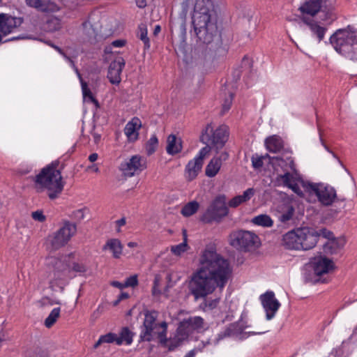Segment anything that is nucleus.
Listing matches in <instances>:
<instances>
[{
  "label": "nucleus",
  "instance_id": "f257e3e1",
  "mask_svg": "<svg viewBox=\"0 0 357 357\" xmlns=\"http://www.w3.org/2000/svg\"><path fill=\"white\" fill-rule=\"evenodd\" d=\"M200 266L191 275L188 289L195 300L204 298L203 307L213 310L220 298L206 299L218 289L222 291L231 276L232 268L229 261L218 254L213 248H206L199 259Z\"/></svg>",
  "mask_w": 357,
  "mask_h": 357
},
{
  "label": "nucleus",
  "instance_id": "f03ea898",
  "mask_svg": "<svg viewBox=\"0 0 357 357\" xmlns=\"http://www.w3.org/2000/svg\"><path fill=\"white\" fill-rule=\"evenodd\" d=\"M192 24L197 40L205 45L204 57L218 59L225 56L231 38L224 31L211 0H196Z\"/></svg>",
  "mask_w": 357,
  "mask_h": 357
},
{
  "label": "nucleus",
  "instance_id": "7ed1b4c3",
  "mask_svg": "<svg viewBox=\"0 0 357 357\" xmlns=\"http://www.w3.org/2000/svg\"><path fill=\"white\" fill-rule=\"evenodd\" d=\"M303 187L307 192L315 195L322 206L330 207L325 211L326 219L337 218L345 208L347 199L338 197L336 190L333 186L321 183L307 182L303 183Z\"/></svg>",
  "mask_w": 357,
  "mask_h": 357
},
{
  "label": "nucleus",
  "instance_id": "20e7f679",
  "mask_svg": "<svg viewBox=\"0 0 357 357\" xmlns=\"http://www.w3.org/2000/svg\"><path fill=\"white\" fill-rule=\"evenodd\" d=\"M329 40L337 53L357 62V29L353 26L336 30Z\"/></svg>",
  "mask_w": 357,
  "mask_h": 357
},
{
  "label": "nucleus",
  "instance_id": "39448f33",
  "mask_svg": "<svg viewBox=\"0 0 357 357\" xmlns=\"http://www.w3.org/2000/svg\"><path fill=\"white\" fill-rule=\"evenodd\" d=\"M59 161H54L43 168L36 175L35 182L47 190V195L50 199L57 198L62 192L65 185L63 181L61 169L57 167Z\"/></svg>",
  "mask_w": 357,
  "mask_h": 357
},
{
  "label": "nucleus",
  "instance_id": "423d86ee",
  "mask_svg": "<svg viewBox=\"0 0 357 357\" xmlns=\"http://www.w3.org/2000/svg\"><path fill=\"white\" fill-rule=\"evenodd\" d=\"M229 242L231 247L243 252L253 250L260 244L257 235L243 229L231 231L229 236Z\"/></svg>",
  "mask_w": 357,
  "mask_h": 357
},
{
  "label": "nucleus",
  "instance_id": "0eeeda50",
  "mask_svg": "<svg viewBox=\"0 0 357 357\" xmlns=\"http://www.w3.org/2000/svg\"><path fill=\"white\" fill-rule=\"evenodd\" d=\"M226 196L219 195L211 202L206 211L200 216L199 220L204 224H211L213 222H220L229 213V208L226 205Z\"/></svg>",
  "mask_w": 357,
  "mask_h": 357
},
{
  "label": "nucleus",
  "instance_id": "6e6552de",
  "mask_svg": "<svg viewBox=\"0 0 357 357\" xmlns=\"http://www.w3.org/2000/svg\"><path fill=\"white\" fill-rule=\"evenodd\" d=\"M229 134L226 126H220L215 130L211 124H207L200 135V141L207 145L214 147L216 151L222 149L228 140Z\"/></svg>",
  "mask_w": 357,
  "mask_h": 357
},
{
  "label": "nucleus",
  "instance_id": "1a4fd4ad",
  "mask_svg": "<svg viewBox=\"0 0 357 357\" xmlns=\"http://www.w3.org/2000/svg\"><path fill=\"white\" fill-rule=\"evenodd\" d=\"M77 225L69 221H65L63 226L54 234L50 243L54 250H58L64 246L70 238L76 234Z\"/></svg>",
  "mask_w": 357,
  "mask_h": 357
},
{
  "label": "nucleus",
  "instance_id": "9d476101",
  "mask_svg": "<svg viewBox=\"0 0 357 357\" xmlns=\"http://www.w3.org/2000/svg\"><path fill=\"white\" fill-rule=\"evenodd\" d=\"M144 314L143 329L139 335V342H151L153 340V331L158 325L155 321L158 317V312L145 310Z\"/></svg>",
  "mask_w": 357,
  "mask_h": 357
},
{
  "label": "nucleus",
  "instance_id": "9b49d317",
  "mask_svg": "<svg viewBox=\"0 0 357 357\" xmlns=\"http://www.w3.org/2000/svg\"><path fill=\"white\" fill-rule=\"evenodd\" d=\"M146 168V160L135 155L132 156L128 161H125L121 164L120 169L126 176H132L135 174H139Z\"/></svg>",
  "mask_w": 357,
  "mask_h": 357
},
{
  "label": "nucleus",
  "instance_id": "f8f14e48",
  "mask_svg": "<svg viewBox=\"0 0 357 357\" xmlns=\"http://www.w3.org/2000/svg\"><path fill=\"white\" fill-rule=\"evenodd\" d=\"M300 241V250H309L317 243V230L312 227H303L296 228Z\"/></svg>",
  "mask_w": 357,
  "mask_h": 357
},
{
  "label": "nucleus",
  "instance_id": "ddd939ff",
  "mask_svg": "<svg viewBox=\"0 0 357 357\" xmlns=\"http://www.w3.org/2000/svg\"><path fill=\"white\" fill-rule=\"evenodd\" d=\"M266 331L261 332H248L244 333V327L238 321L231 323L222 332H220L218 337L214 340L215 343H218L225 337L242 335L241 339L244 338L245 336L254 335L257 334H263Z\"/></svg>",
  "mask_w": 357,
  "mask_h": 357
},
{
  "label": "nucleus",
  "instance_id": "4468645a",
  "mask_svg": "<svg viewBox=\"0 0 357 357\" xmlns=\"http://www.w3.org/2000/svg\"><path fill=\"white\" fill-rule=\"evenodd\" d=\"M314 273L316 276L314 282L326 283L328 280L326 278L322 279V276L334 268V264L332 260L326 257H320L315 260L312 265Z\"/></svg>",
  "mask_w": 357,
  "mask_h": 357
},
{
  "label": "nucleus",
  "instance_id": "2eb2a0df",
  "mask_svg": "<svg viewBox=\"0 0 357 357\" xmlns=\"http://www.w3.org/2000/svg\"><path fill=\"white\" fill-rule=\"evenodd\" d=\"M24 22L23 17H13L8 13H0V32L3 36L13 33Z\"/></svg>",
  "mask_w": 357,
  "mask_h": 357
},
{
  "label": "nucleus",
  "instance_id": "dca6fc26",
  "mask_svg": "<svg viewBox=\"0 0 357 357\" xmlns=\"http://www.w3.org/2000/svg\"><path fill=\"white\" fill-rule=\"evenodd\" d=\"M260 299L266 313V319L268 320L271 319L279 309L280 303L275 298V294L273 291H266L261 295Z\"/></svg>",
  "mask_w": 357,
  "mask_h": 357
},
{
  "label": "nucleus",
  "instance_id": "f3484780",
  "mask_svg": "<svg viewBox=\"0 0 357 357\" xmlns=\"http://www.w3.org/2000/svg\"><path fill=\"white\" fill-rule=\"evenodd\" d=\"M125 63V60L121 56L110 63L107 77L112 84H119L121 82V74Z\"/></svg>",
  "mask_w": 357,
  "mask_h": 357
},
{
  "label": "nucleus",
  "instance_id": "a211bd4d",
  "mask_svg": "<svg viewBox=\"0 0 357 357\" xmlns=\"http://www.w3.org/2000/svg\"><path fill=\"white\" fill-rule=\"evenodd\" d=\"M25 2L27 6L43 13H54L59 9L55 3L50 0H25Z\"/></svg>",
  "mask_w": 357,
  "mask_h": 357
},
{
  "label": "nucleus",
  "instance_id": "6ab92c4d",
  "mask_svg": "<svg viewBox=\"0 0 357 357\" xmlns=\"http://www.w3.org/2000/svg\"><path fill=\"white\" fill-rule=\"evenodd\" d=\"M298 232L296 229H292L282 236L281 245L287 250H300Z\"/></svg>",
  "mask_w": 357,
  "mask_h": 357
},
{
  "label": "nucleus",
  "instance_id": "aec40b11",
  "mask_svg": "<svg viewBox=\"0 0 357 357\" xmlns=\"http://www.w3.org/2000/svg\"><path fill=\"white\" fill-rule=\"evenodd\" d=\"M329 2H331V0H309L300 9L303 13L314 16L321 11L324 4L328 3V6L331 5Z\"/></svg>",
  "mask_w": 357,
  "mask_h": 357
},
{
  "label": "nucleus",
  "instance_id": "412c9836",
  "mask_svg": "<svg viewBox=\"0 0 357 357\" xmlns=\"http://www.w3.org/2000/svg\"><path fill=\"white\" fill-rule=\"evenodd\" d=\"M266 157L270 158V162L272 164L275 171H278V167H280L282 169H283L284 172L285 169L288 170L290 169L293 172L296 171V165L291 156H287L284 159L282 157L270 158V156L266 154Z\"/></svg>",
  "mask_w": 357,
  "mask_h": 357
},
{
  "label": "nucleus",
  "instance_id": "4be33fe9",
  "mask_svg": "<svg viewBox=\"0 0 357 357\" xmlns=\"http://www.w3.org/2000/svg\"><path fill=\"white\" fill-rule=\"evenodd\" d=\"M346 244V239L344 236L331 238L324 245V251L327 254H337L340 250H342Z\"/></svg>",
  "mask_w": 357,
  "mask_h": 357
},
{
  "label": "nucleus",
  "instance_id": "5701e85b",
  "mask_svg": "<svg viewBox=\"0 0 357 357\" xmlns=\"http://www.w3.org/2000/svg\"><path fill=\"white\" fill-rule=\"evenodd\" d=\"M141 126V121L137 117H134L126 124L124 132L130 142H135L138 139V130Z\"/></svg>",
  "mask_w": 357,
  "mask_h": 357
},
{
  "label": "nucleus",
  "instance_id": "b1692460",
  "mask_svg": "<svg viewBox=\"0 0 357 357\" xmlns=\"http://www.w3.org/2000/svg\"><path fill=\"white\" fill-rule=\"evenodd\" d=\"M182 142V139L177 138L175 135H169L167 139V153L171 155H174L181 152L183 149Z\"/></svg>",
  "mask_w": 357,
  "mask_h": 357
},
{
  "label": "nucleus",
  "instance_id": "393cba45",
  "mask_svg": "<svg viewBox=\"0 0 357 357\" xmlns=\"http://www.w3.org/2000/svg\"><path fill=\"white\" fill-rule=\"evenodd\" d=\"M203 164V162L197 160L196 158L188 162L185 169V176L188 181L194 180L197 176L202 168Z\"/></svg>",
  "mask_w": 357,
  "mask_h": 357
},
{
  "label": "nucleus",
  "instance_id": "a878e982",
  "mask_svg": "<svg viewBox=\"0 0 357 357\" xmlns=\"http://www.w3.org/2000/svg\"><path fill=\"white\" fill-rule=\"evenodd\" d=\"M123 245L118 238H110L107 241L102 247V250H109L112 252L113 257L119 259L122 252Z\"/></svg>",
  "mask_w": 357,
  "mask_h": 357
},
{
  "label": "nucleus",
  "instance_id": "bb28decb",
  "mask_svg": "<svg viewBox=\"0 0 357 357\" xmlns=\"http://www.w3.org/2000/svg\"><path fill=\"white\" fill-rule=\"evenodd\" d=\"M266 149L273 153L280 152L284 146L283 140L278 135L268 137L265 140Z\"/></svg>",
  "mask_w": 357,
  "mask_h": 357
},
{
  "label": "nucleus",
  "instance_id": "cd10ccee",
  "mask_svg": "<svg viewBox=\"0 0 357 357\" xmlns=\"http://www.w3.org/2000/svg\"><path fill=\"white\" fill-rule=\"evenodd\" d=\"M221 165V158H213L206 167V175L208 177L215 176L219 172Z\"/></svg>",
  "mask_w": 357,
  "mask_h": 357
},
{
  "label": "nucleus",
  "instance_id": "c85d7f7f",
  "mask_svg": "<svg viewBox=\"0 0 357 357\" xmlns=\"http://www.w3.org/2000/svg\"><path fill=\"white\" fill-rule=\"evenodd\" d=\"M134 335L135 333L128 327H123L119 333V337H117L116 344L121 345L123 342L128 345L130 344Z\"/></svg>",
  "mask_w": 357,
  "mask_h": 357
},
{
  "label": "nucleus",
  "instance_id": "c756f323",
  "mask_svg": "<svg viewBox=\"0 0 357 357\" xmlns=\"http://www.w3.org/2000/svg\"><path fill=\"white\" fill-rule=\"evenodd\" d=\"M336 0H331V4L329 6L328 4H324L323 8L321 10V12L325 13V16L324 20H330L333 22L337 19L336 14L334 13L335 10V4Z\"/></svg>",
  "mask_w": 357,
  "mask_h": 357
},
{
  "label": "nucleus",
  "instance_id": "7c9ffc66",
  "mask_svg": "<svg viewBox=\"0 0 357 357\" xmlns=\"http://www.w3.org/2000/svg\"><path fill=\"white\" fill-rule=\"evenodd\" d=\"M254 225L270 227L273 225V221L271 217L266 214H261L252 218L251 221Z\"/></svg>",
  "mask_w": 357,
  "mask_h": 357
},
{
  "label": "nucleus",
  "instance_id": "2f4dec72",
  "mask_svg": "<svg viewBox=\"0 0 357 357\" xmlns=\"http://www.w3.org/2000/svg\"><path fill=\"white\" fill-rule=\"evenodd\" d=\"M199 208V204L197 201L190 202L181 209V214L185 217H190L195 214Z\"/></svg>",
  "mask_w": 357,
  "mask_h": 357
},
{
  "label": "nucleus",
  "instance_id": "473e14b6",
  "mask_svg": "<svg viewBox=\"0 0 357 357\" xmlns=\"http://www.w3.org/2000/svg\"><path fill=\"white\" fill-rule=\"evenodd\" d=\"M147 34L146 25L145 24H140L138 26L137 37L143 42L145 50H149L150 47V40Z\"/></svg>",
  "mask_w": 357,
  "mask_h": 357
},
{
  "label": "nucleus",
  "instance_id": "72a5a7b5",
  "mask_svg": "<svg viewBox=\"0 0 357 357\" xmlns=\"http://www.w3.org/2000/svg\"><path fill=\"white\" fill-rule=\"evenodd\" d=\"M183 242L176 245L172 246L171 251L172 252L177 256L181 255L184 252L187 251L188 247V243H187V234H186V230H183Z\"/></svg>",
  "mask_w": 357,
  "mask_h": 357
},
{
  "label": "nucleus",
  "instance_id": "f704fd0d",
  "mask_svg": "<svg viewBox=\"0 0 357 357\" xmlns=\"http://www.w3.org/2000/svg\"><path fill=\"white\" fill-rule=\"evenodd\" d=\"M184 320L187 321V324L192 332L204 327V319L201 317H189L184 319Z\"/></svg>",
  "mask_w": 357,
  "mask_h": 357
},
{
  "label": "nucleus",
  "instance_id": "c9c22d12",
  "mask_svg": "<svg viewBox=\"0 0 357 357\" xmlns=\"http://www.w3.org/2000/svg\"><path fill=\"white\" fill-rule=\"evenodd\" d=\"M176 333L178 336L181 337L182 339L185 340L188 338L189 335L192 333V331L187 324V321L183 319L178 324Z\"/></svg>",
  "mask_w": 357,
  "mask_h": 357
},
{
  "label": "nucleus",
  "instance_id": "e433bc0d",
  "mask_svg": "<svg viewBox=\"0 0 357 357\" xmlns=\"http://www.w3.org/2000/svg\"><path fill=\"white\" fill-rule=\"evenodd\" d=\"M60 307L54 308L49 316L45 320V326L47 328H50L57 321L58 318L60 317Z\"/></svg>",
  "mask_w": 357,
  "mask_h": 357
},
{
  "label": "nucleus",
  "instance_id": "4c0bfd02",
  "mask_svg": "<svg viewBox=\"0 0 357 357\" xmlns=\"http://www.w3.org/2000/svg\"><path fill=\"white\" fill-rule=\"evenodd\" d=\"M184 340V339H182L181 337L178 336V334L175 333L174 337L168 338L169 342L166 347L168 349L169 351H173L181 346Z\"/></svg>",
  "mask_w": 357,
  "mask_h": 357
},
{
  "label": "nucleus",
  "instance_id": "58836bf2",
  "mask_svg": "<svg viewBox=\"0 0 357 357\" xmlns=\"http://www.w3.org/2000/svg\"><path fill=\"white\" fill-rule=\"evenodd\" d=\"M307 24L309 25L310 30L317 36L319 41L322 40L324 38L327 29L319 26L317 22L307 23Z\"/></svg>",
  "mask_w": 357,
  "mask_h": 357
},
{
  "label": "nucleus",
  "instance_id": "ea45409f",
  "mask_svg": "<svg viewBox=\"0 0 357 357\" xmlns=\"http://www.w3.org/2000/svg\"><path fill=\"white\" fill-rule=\"evenodd\" d=\"M78 73V76L80 79L82 90V93H83V98L85 100L90 102L93 98H95V97L93 95L90 89L89 88L87 83L82 79L81 75L79 73Z\"/></svg>",
  "mask_w": 357,
  "mask_h": 357
},
{
  "label": "nucleus",
  "instance_id": "a19ab883",
  "mask_svg": "<svg viewBox=\"0 0 357 357\" xmlns=\"http://www.w3.org/2000/svg\"><path fill=\"white\" fill-rule=\"evenodd\" d=\"M158 139L155 135H153L146 144V150L149 155H152L157 149Z\"/></svg>",
  "mask_w": 357,
  "mask_h": 357
},
{
  "label": "nucleus",
  "instance_id": "79ce46f5",
  "mask_svg": "<svg viewBox=\"0 0 357 357\" xmlns=\"http://www.w3.org/2000/svg\"><path fill=\"white\" fill-rule=\"evenodd\" d=\"M294 211H295V209L293 206H291V205L287 206V210L281 214V215L280 217V220L282 222H287V221L290 220L294 215Z\"/></svg>",
  "mask_w": 357,
  "mask_h": 357
},
{
  "label": "nucleus",
  "instance_id": "37998d69",
  "mask_svg": "<svg viewBox=\"0 0 357 357\" xmlns=\"http://www.w3.org/2000/svg\"><path fill=\"white\" fill-rule=\"evenodd\" d=\"M181 29V36H180V43L178 45V49L181 51H183L186 46L185 42V35H186V29H185V23L182 22L180 25Z\"/></svg>",
  "mask_w": 357,
  "mask_h": 357
},
{
  "label": "nucleus",
  "instance_id": "c03bdc74",
  "mask_svg": "<svg viewBox=\"0 0 357 357\" xmlns=\"http://www.w3.org/2000/svg\"><path fill=\"white\" fill-rule=\"evenodd\" d=\"M26 357H48L47 352L41 348L37 347L29 351Z\"/></svg>",
  "mask_w": 357,
  "mask_h": 357
},
{
  "label": "nucleus",
  "instance_id": "a18cd8bd",
  "mask_svg": "<svg viewBox=\"0 0 357 357\" xmlns=\"http://www.w3.org/2000/svg\"><path fill=\"white\" fill-rule=\"evenodd\" d=\"M322 236L323 238H327L328 241L333 237V233L327 229L326 228H321L317 230V240L318 241L319 237Z\"/></svg>",
  "mask_w": 357,
  "mask_h": 357
},
{
  "label": "nucleus",
  "instance_id": "49530a36",
  "mask_svg": "<svg viewBox=\"0 0 357 357\" xmlns=\"http://www.w3.org/2000/svg\"><path fill=\"white\" fill-rule=\"evenodd\" d=\"M278 177L282 179L284 185L289 187L291 184L293 176L288 169H285L284 174H279Z\"/></svg>",
  "mask_w": 357,
  "mask_h": 357
},
{
  "label": "nucleus",
  "instance_id": "de8ad7c7",
  "mask_svg": "<svg viewBox=\"0 0 357 357\" xmlns=\"http://www.w3.org/2000/svg\"><path fill=\"white\" fill-rule=\"evenodd\" d=\"M70 265L63 261L55 259L54 261V271L62 272L69 268Z\"/></svg>",
  "mask_w": 357,
  "mask_h": 357
},
{
  "label": "nucleus",
  "instance_id": "09e8293b",
  "mask_svg": "<svg viewBox=\"0 0 357 357\" xmlns=\"http://www.w3.org/2000/svg\"><path fill=\"white\" fill-rule=\"evenodd\" d=\"M100 337V341H102V343H104V342H107V343L116 342V341H117V335L113 333H109L106 335H101Z\"/></svg>",
  "mask_w": 357,
  "mask_h": 357
},
{
  "label": "nucleus",
  "instance_id": "8fccbe9b",
  "mask_svg": "<svg viewBox=\"0 0 357 357\" xmlns=\"http://www.w3.org/2000/svg\"><path fill=\"white\" fill-rule=\"evenodd\" d=\"M167 330H162V331L158 333V339L159 340L160 344L162 347H166L167 343L169 342L168 338L167 337Z\"/></svg>",
  "mask_w": 357,
  "mask_h": 357
},
{
  "label": "nucleus",
  "instance_id": "3c124183",
  "mask_svg": "<svg viewBox=\"0 0 357 357\" xmlns=\"http://www.w3.org/2000/svg\"><path fill=\"white\" fill-rule=\"evenodd\" d=\"M138 285V279L137 275H133L128 278L123 284L126 287H135Z\"/></svg>",
  "mask_w": 357,
  "mask_h": 357
},
{
  "label": "nucleus",
  "instance_id": "603ef678",
  "mask_svg": "<svg viewBox=\"0 0 357 357\" xmlns=\"http://www.w3.org/2000/svg\"><path fill=\"white\" fill-rule=\"evenodd\" d=\"M31 217L34 220L40 222H43L46 220V216L43 214V212L40 210L32 212Z\"/></svg>",
  "mask_w": 357,
  "mask_h": 357
},
{
  "label": "nucleus",
  "instance_id": "864d4df0",
  "mask_svg": "<svg viewBox=\"0 0 357 357\" xmlns=\"http://www.w3.org/2000/svg\"><path fill=\"white\" fill-rule=\"evenodd\" d=\"M255 194V190L253 188H250L243 192V195H240L244 202L250 200L251 197Z\"/></svg>",
  "mask_w": 357,
  "mask_h": 357
},
{
  "label": "nucleus",
  "instance_id": "5fc2aeb1",
  "mask_svg": "<svg viewBox=\"0 0 357 357\" xmlns=\"http://www.w3.org/2000/svg\"><path fill=\"white\" fill-rule=\"evenodd\" d=\"M213 147L211 146H207L202 148L199 153V155L195 158L197 159V160H199L202 162L204 163V158L205 157V155L210 151L211 149H212Z\"/></svg>",
  "mask_w": 357,
  "mask_h": 357
},
{
  "label": "nucleus",
  "instance_id": "6e6d98bb",
  "mask_svg": "<svg viewBox=\"0 0 357 357\" xmlns=\"http://www.w3.org/2000/svg\"><path fill=\"white\" fill-rule=\"evenodd\" d=\"M233 99V93H230L229 98H227L225 100V102L222 105V113H225L229 110L231 106Z\"/></svg>",
  "mask_w": 357,
  "mask_h": 357
},
{
  "label": "nucleus",
  "instance_id": "4d7b16f0",
  "mask_svg": "<svg viewBox=\"0 0 357 357\" xmlns=\"http://www.w3.org/2000/svg\"><path fill=\"white\" fill-rule=\"evenodd\" d=\"M243 202H244L243 201L240 195H237V196L233 197L229 202V206L232 208H236Z\"/></svg>",
  "mask_w": 357,
  "mask_h": 357
},
{
  "label": "nucleus",
  "instance_id": "13d9d810",
  "mask_svg": "<svg viewBox=\"0 0 357 357\" xmlns=\"http://www.w3.org/2000/svg\"><path fill=\"white\" fill-rule=\"evenodd\" d=\"M72 270L77 273H84L86 271V268L83 264L74 262L73 264Z\"/></svg>",
  "mask_w": 357,
  "mask_h": 357
},
{
  "label": "nucleus",
  "instance_id": "bf43d9fd",
  "mask_svg": "<svg viewBox=\"0 0 357 357\" xmlns=\"http://www.w3.org/2000/svg\"><path fill=\"white\" fill-rule=\"evenodd\" d=\"M263 158L264 157L252 158V166L255 169H259L263 167Z\"/></svg>",
  "mask_w": 357,
  "mask_h": 357
},
{
  "label": "nucleus",
  "instance_id": "052dcab7",
  "mask_svg": "<svg viewBox=\"0 0 357 357\" xmlns=\"http://www.w3.org/2000/svg\"><path fill=\"white\" fill-rule=\"evenodd\" d=\"M159 286V280L155 278L153 281V286L152 288V294L153 296H160L161 294V291L158 289Z\"/></svg>",
  "mask_w": 357,
  "mask_h": 357
},
{
  "label": "nucleus",
  "instance_id": "680f3d73",
  "mask_svg": "<svg viewBox=\"0 0 357 357\" xmlns=\"http://www.w3.org/2000/svg\"><path fill=\"white\" fill-rule=\"evenodd\" d=\"M288 188H291L295 193H296L298 195H301L302 194V192L300 190L299 186L296 183H291L290 186Z\"/></svg>",
  "mask_w": 357,
  "mask_h": 357
},
{
  "label": "nucleus",
  "instance_id": "e2e57ef3",
  "mask_svg": "<svg viewBox=\"0 0 357 357\" xmlns=\"http://www.w3.org/2000/svg\"><path fill=\"white\" fill-rule=\"evenodd\" d=\"M126 41L125 40H116L112 43V46L116 47H123L126 45Z\"/></svg>",
  "mask_w": 357,
  "mask_h": 357
},
{
  "label": "nucleus",
  "instance_id": "0e129e2a",
  "mask_svg": "<svg viewBox=\"0 0 357 357\" xmlns=\"http://www.w3.org/2000/svg\"><path fill=\"white\" fill-rule=\"evenodd\" d=\"M137 6L139 8H144L146 6V0H135Z\"/></svg>",
  "mask_w": 357,
  "mask_h": 357
},
{
  "label": "nucleus",
  "instance_id": "69168bd1",
  "mask_svg": "<svg viewBox=\"0 0 357 357\" xmlns=\"http://www.w3.org/2000/svg\"><path fill=\"white\" fill-rule=\"evenodd\" d=\"M129 294L126 292H121L119 296H118V298L121 301L124 299H126V298H129Z\"/></svg>",
  "mask_w": 357,
  "mask_h": 357
},
{
  "label": "nucleus",
  "instance_id": "338daca9",
  "mask_svg": "<svg viewBox=\"0 0 357 357\" xmlns=\"http://www.w3.org/2000/svg\"><path fill=\"white\" fill-rule=\"evenodd\" d=\"M126 223V218H122L116 221V225L120 227L121 226H123L125 225Z\"/></svg>",
  "mask_w": 357,
  "mask_h": 357
},
{
  "label": "nucleus",
  "instance_id": "774afa93",
  "mask_svg": "<svg viewBox=\"0 0 357 357\" xmlns=\"http://www.w3.org/2000/svg\"><path fill=\"white\" fill-rule=\"evenodd\" d=\"M98 154L96 153H93L89 156V160L90 162H93L98 159Z\"/></svg>",
  "mask_w": 357,
  "mask_h": 357
}]
</instances>
